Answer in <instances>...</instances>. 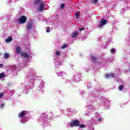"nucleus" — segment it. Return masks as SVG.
<instances>
[{
	"mask_svg": "<svg viewBox=\"0 0 130 130\" xmlns=\"http://www.w3.org/2000/svg\"><path fill=\"white\" fill-rule=\"evenodd\" d=\"M4 106H5V104H2L1 105V108H3V107H4Z\"/></svg>",
	"mask_w": 130,
	"mask_h": 130,
	"instance_id": "obj_28",
	"label": "nucleus"
},
{
	"mask_svg": "<svg viewBox=\"0 0 130 130\" xmlns=\"http://www.w3.org/2000/svg\"><path fill=\"white\" fill-rule=\"evenodd\" d=\"M93 3H94L95 4L98 3V0H93Z\"/></svg>",
	"mask_w": 130,
	"mask_h": 130,
	"instance_id": "obj_26",
	"label": "nucleus"
},
{
	"mask_svg": "<svg viewBox=\"0 0 130 130\" xmlns=\"http://www.w3.org/2000/svg\"><path fill=\"white\" fill-rule=\"evenodd\" d=\"M111 53H115V49H111Z\"/></svg>",
	"mask_w": 130,
	"mask_h": 130,
	"instance_id": "obj_21",
	"label": "nucleus"
},
{
	"mask_svg": "<svg viewBox=\"0 0 130 130\" xmlns=\"http://www.w3.org/2000/svg\"><path fill=\"white\" fill-rule=\"evenodd\" d=\"M20 24H24L27 22V17L25 16H22L18 20Z\"/></svg>",
	"mask_w": 130,
	"mask_h": 130,
	"instance_id": "obj_2",
	"label": "nucleus"
},
{
	"mask_svg": "<svg viewBox=\"0 0 130 130\" xmlns=\"http://www.w3.org/2000/svg\"><path fill=\"white\" fill-rule=\"evenodd\" d=\"M83 30H85V28L82 27V28H79V30L81 31H83Z\"/></svg>",
	"mask_w": 130,
	"mask_h": 130,
	"instance_id": "obj_22",
	"label": "nucleus"
},
{
	"mask_svg": "<svg viewBox=\"0 0 130 130\" xmlns=\"http://www.w3.org/2000/svg\"><path fill=\"white\" fill-rule=\"evenodd\" d=\"M21 56L25 57V58H27L28 57H30V55H28L26 52H22Z\"/></svg>",
	"mask_w": 130,
	"mask_h": 130,
	"instance_id": "obj_8",
	"label": "nucleus"
},
{
	"mask_svg": "<svg viewBox=\"0 0 130 130\" xmlns=\"http://www.w3.org/2000/svg\"><path fill=\"white\" fill-rule=\"evenodd\" d=\"M3 96H4V93H0V99L1 98H2V97H3Z\"/></svg>",
	"mask_w": 130,
	"mask_h": 130,
	"instance_id": "obj_25",
	"label": "nucleus"
},
{
	"mask_svg": "<svg viewBox=\"0 0 130 130\" xmlns=\"http://www.w3.org/2000/svg\"><path fill=\"white\" fill-rule=\"evenodd\" d=\"M33 27V23L31 22H30L28 23V24L27 25V30H30L31 28Z\"/></svg>",
	"mask_w": 130,
	"mask_h": 130,
	"instance_id": "obj_7",
	"label": "nucleus"
},
{
	"mask_svg": "<svg viewBox=\"0 0 130 130\" xmlns=\"http://www.w3.org/2000/svg\"><path fill=\"white\" fill-rule=\"evenodd\" d=\"M4 58H5V59H7V58H9L10 57V54L8 53H5L3 56Z\"/></svg>",
	"mask_w": 130,
	"mask_h": 130,
	"instance_id": "obj_11",
	"label": "nucleus"
},
{
	"mask_svg": "<svg viewBox=\"0 0 130 130\" xmlns=\"http://www.w3.org/2000/svg\"><path fill=\"white\" fill-rule=\"evenodd\" d=\"M16 52L18 54H19V53H21V48L20 47H17L16 48Z\"/></svg>",
	"mask_w": 130,
	"mask_h": 130,
	"instance_id": "obj_12",
	"label": "nucleus"
},
{
	"mask_svg": "<svg viewBox=\"0 0 130 130\" xmlns=\"http://www.w3.org/2000/svg\"><path fill=\"white\" fill-rule=\"evenodd\" d=\"M90 58L91 59V61H93V62H96V61H97V59H98V57H95L93 55H91Z\"/></svg>",
	"mask_w": 130,
	"mask_h": 130,
	"instance_id": "obj_6",
	"label": "nucleus"
},
{
	"mask_svg": "<svg viewBox=\"0 0 130 130\" xmlns=\"http://www.w3.org/2000/svg\"><path fill=\"white\" fill-rule=\"evenodd\" d=\"M43 10H44V3H41L40 4V8L39 9V10L42 11Z\"/></svg>",
	"mask_w": 130,
	"mask_h": 130,
	"instance_id": "obj_10",
	"label": "nucleus"
},
{
	"mask_svg": "<svg viewBox=\"0 0 130 130\" xmlns=\"http://www.w3.org/2000/svg\"><path fill=\"white\" fill-rule=\"evenodd\" d=\"M6 75L5 74V73L2 72L0 74V79H2V78H4Z\"/></svg>",
	"mask_w": 130,
	"mask_h": 130,
	"instance_id": "obj_14",
	"label": "nucleus"
},
{
	"mask_svg": "<svg viewBox=\"0 0 130 130\" xmlns=\"http://www.w3.org/2000/svg\"><path fill=\"white\" fill-rule=\"evenodd\" d=\"M12 41H13V38L12 37H9L8 38L6 39V42L7 43L12 42Z\"/></svg>",
	"mask_w": 130,
	"mask_h": 130,
	"instance_id": "obj_9",
	"label": "nucleus"
},
{
	"mask_svg": "<svg viewBox=\"0 0 130 130\" xmlns=\"http://www.w3.org/2000/svg\"><path fill=\"white\" fill-rule=\"evenodd\" d=\"M78 35H79V31H78V30H77L72 34L71 37H72V38H75L77 37V36H78Z\"/></svg>",
	"mask_w": 130,
	"mask_h": 130,
	"instance_id": "obj_5",
	"label": "nucleus"
},
{
	"mask_svg": "<svg viewBox=\"0 0 130 130\" xmlns=\"http://www.w3.org/2000/svg\"><path fill=\"white\" fill-rule=\"evenodd\" d=\"M40 3V0H36L34 2L35 5H37Z\"/></svg>",
	"mask_w": 130,
	"mask_h": 130,
	"instance_id": "obj_19",
	"label": "nucleus"
},
{
	"mask_svg": "<svg viewBox=\"0 0 130 130\" xmlns=\"http://www.w3.org/2000/svg\"><path fill=\"white\" fill-rule=\"evenodd\" d=\"M80 124V121L78 120H75L71 122V127H74V126H79Z\"/></svg>",
	"mask_w": 130,
	"mask_h": 130,
	"instance_id": "obj_1",
	"label": "nucleus"
},
{
	"mask_svg": "<svg viewBox=\"0 0 130 130\" xmlns=\"http://www.w3.org/2000/svg\"><path fill=\"white\" fill-rule=\"evenodd\" d=\"M26 112L25 111H23L19 113L18 114V117L19 118H22V117H24L25 115H26Z\"/></svg>",
	"mask_w": 130,
	"mask_h": 130,
	"instance_id": "obj_3",
	"label": "nucleus"
},
{
	"mask_svg": "<svg viewBox=\"0 0 130 130\" xmlns=\"http://www.w3.org/2000/svg\"><path fill=\"white\" fill-rule=\"evenodd\" d=\"M106 23H107L106 20L102 19L100 23V27H102L103 26H104V25H106Z\"/></svg>",
	"mask_w": 130,
	"mask_h": 130,
	"instance_id": "obj_4",
	"label": "nucleus"
},
{
	"mask_svg": "<svg viewBox=\"0 0 130 130\" xmlns=\"http://www.w3.org/2000/svg\"><path fill=\"white\" fill-rule=\"evenodd\" d=\"M98 121H99V122L102 121V119L99 118V119H98Z\"/></svg>",
	"mask_w": 130,
	"mask_h": 130,
	"instance_id": "obj_29",
	"label": "nucleus"
},
{
	"mask_svg": "<svg viewBox=\"0 0 130 130\" xmlns=\"http://www.w3.org/2000/svg\"><path fill=\"white\" fill-rule=\"evenodd\" d=\"M78 126H80V128H84L86 127V125L79 124Z\"/></svg>",
	"mask_w": 130,
	"mask_h": 130,
	"instance_id": "obj_17",
	"label": "nucleus"
},
{
	"mask_svg": "<svg viewBox=\"0 0 130 130\" xmlns=\"http://www.w3.org/2000/svg\"><path fill=\"white\" fill-rule=\"evenodd\" d=\"M109 77H110V74H106L105 75V77L107 79L108 78H109Z\"/></svg>",
	"mask_w": 130,
	"mask_h": 130,
	"instance_id": "obj_23",
	"label": "nucleus"
},
{
	"mask_svg": "<svg viewBox=\"0 0 130 130\" xmlns=\"http://www.w3.org/2000/svg\"><path fill=\"white\" fill-rule=\"evenodd\" d=\"M68 47V45L67 44H64L62 47V49H64V48H67Z\"/></svg>",
	"mask_w": 130,
	"mask_h": 130,
	"instance_id": "obj_18",
	"label": "nucleus"
},
{
	"mask_svg": "<svg viewBox=\"0 0 130 130\" xmlns=\"http://www.w3.org/2000/svg\"><path fill=\"white\" fill-rule=\"evenodd\" d=\"M65 6H66V4H61V6L60 7V9L61 10H63V9L64 8Z\"/></svg>",
	"mask_w": 130,
	"mask_h": 130,
	"instance_id": "obj_15",
	"label": "nucleus"
},
{
	"mask_svg": "<svg viewBox=\"0 0 130 130\" xmlns=\"http://www.w3.org/2000/svg\"><path fill=\"white\" fill-rule=\"evenodd\" d=\"M75 16H76L77 19H79V17L80 16V12H77L75 13Z\"/></svg>",
	"mask_w": 130,
	"mask_h": 130,
	"instance_id": "obj_16",
	"label": "nucleus"
},
{
	"mask_svg": "<svg viewBox=\"0 0 130 130\" xmlns=\"http://www.w3.org/2000/svg\"><path fill=\"white\" fill-rule=\"evenodd\" d=\"M110 77L111 78H114V77H115L114 74H113V73H111V74H110Z\"/></svg>",
	"mask_w": 130,
	"mask_h": 130,
	"instance_id": "obj_20",
	"label": "nucleus"
},
{
	"mask_svg": "<svg viewBox=\"0 0 130 130\" xmlns=\"http://www.w3.org/2000/svg\"><path fill=\"white\" fill-rule=\"evenodd\" d=\"M123 88H124V85H121L119 86V91H122L123 90Z\"/></svg>",
	"mask_w": 130,
	"mask_h": 130,
	"instance_id": "obj_13",
	"label": "nucleus"
},
{
	"mask_svg": "<svg viewBox=\"0 0 130 130\" xmlns=\"http://www.w3.org/2000/svg\"><path fill=\"white\" fill-rule=\"evenodd\" d=\"M56 55H59V54H60V52L59 51H57L56 52Z\"/></svg>",
	"mask_w": 130,
	"mask_h": 130,
	"instance_id": "obj_24",
	"label": "nucleus"
},
{
	"mask_svg": "<svg viewBox=\"0 0 130 130\" xmlns=\"http://www.w3.org/2000/svg\"><path fill=\"white\" fill-rule=\"evenodd\" d=\"M46 32H47V33H49V32H50V30L47 29Z\"/></svg>",
	"mask_w": 130,
	"mask_h": 130,
	"instance_id": "obj_30",
	"label": "nucleus"
},
{
	"mask_svg": "<svg viewBox=\"0 0 130 130\" xmlns=\"http://www.w3.org/2000/svg\"><path fill=\"white\" fill-rule=\"evenodd\" d=\"M4 68V64H0V69H2V68Z\"/></svg>",
	"mask_w": 130,
	"mask_h": 130,
	"instance_id": "obj_27",
	"label": "nucleus"
}]
</instances>
